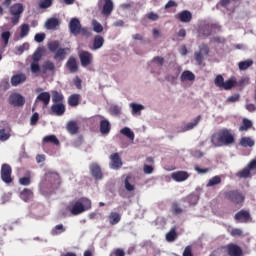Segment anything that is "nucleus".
Masks as SVG:
<instances>
[{
    "mask_svg": "<svg viewBox=\"0 0 256 256\" xmlns=\"http://www.w3.org/2000/svg\"><path fill=\"white\" fill-rule=\"evenodd\" d=\"M111 131V123H109V120H101L100 121V133H102V135H109Z\"/></svg>",
    "mask_w": 256,
    "mask_h": 256,
    "instance_id": "24",
    "label": "nucleus"
},
{
    "mask_svg": "<svg viewBox=\"0 0 256 256\" xmlns=\"http://www.w3.org/2000/svg\"><path fill=\"white\" fill-rule=\"evenodd\" d=\"M178 18L181 23H191V20L193 19V14H191L189 10H183L178 14Z\"/></svg>",
    "mask_w": 256,
    "mask_h": 256,
    "instance_id": "21",
    "label": "nucleus"
},
{
    "mask_svg": "<svg viewBox=\"0 0 256 256\" xmlns=\"http://www.w3.org/2000/svg\"><path fill=\"white\" fill-rule=\"evenodd\" d=\"M110 167L111 169H121L123 167V161L121 160V156L119 153H113L110 155Z\"/></svg>",
    "mask_w": 256,
    "mask_h": 256,
    "instance_id": "13",
    "label": "nucleus"
},
{
    "mask_svg": "<svg viewBox=\"0 0 256 256\" xmlns=\"http://www.w3.org/2000/svg\"><path fill=\"white\" fill-rule=\"evenodd\" d=\"M69 30L71 35H82V37H91V31L89 28L82 27L79 18H72L69 23Z\"/></svg>",
    "mask_w": 256,
    "mask_h": 256,
    "instance_id": "3",
    "label": "nucleus"
},
{
    "mask_svg": "<svg viewBox=\"0 0 256 256\" xmlns=\"http://www.w3.org/2000/svg\"><path fill=\"white\" fill-rule=\"evenodd\" d=\"M236 223H249L251 221V214L247 210H240L234 215Z\"/></svg>",
    "mask_w": 256,
    "mask_h": 256,
    "instance_id": "10",
    "label": "nucleus"
},
{
    "mask_svg": "<svg viewBox=\"0 0 256 256\" xmlns=\"http://www.w3.org/2000/svg\"><path fill=\"white\" fill-rule=\"evenodd\" d=\"M235 83L237 82L233 79L226 80L224 81L222 89H225V91H229L230 89H233V87H235Z\"/></svg>",
    "mask_w": 256,
    "mask_h": 256,
    "instance_id": "47",
    "label": "nucleus"
},
{
    "mask_svg": "<svg viewBox=\"0 0 256 256\" xmlns=\"http://www.w3.org/2000/svg\"><path fill=\"white\" fill-rule=\"evenodd\" d=\"M251 171L256 172V159L251 160L244 169L238 171L236 177H239V179H247L251 177Z\"/></svg>",
    "mask_w": 256,
    "mask_h": 256,
    "instance_id": "6",
    "label": "nucleus"
},
{
    "mask_svg": "<svg viewBox=\"0 0 256 256\" xmlns=\"http://www.w3.org/2000/svg\"><path fill=\"white\" fill-rule=\"evenodd\" d=\"M101 5H103L101 14L104 17H110L114 9L113 0H99L98 7H101Z\"/></svg>",
    "mask_w": 256,
    "mask_h": 256,
    "instance_id": "8",
    "label": "nucleus"
},
{
    "mask_svg": "<svg viewBox=\"0 0 256 256\" xmlns=\"http://www.w3.org/2000/svg\"><path fill=\"white\" fill-rule=\"evenodd\" d=\"M67 231V228L64 227L63 224H58L51 230V235L53 237H57V235H61Z\"/></svg>",
    "mask_w": 256,
    "mask_h": 256,
    "instance_id": "33",
    "label": "nucleus"
},
{
    "mask_svg": "<svg viewBox=\"0 0 256 256\" xmlns=\"http://www.w3.org/2000/svg\"><path fill=\"white\" fill-rule=\"evenodd\" d=\"M151 65H155L159 69V70H153L152 69L151 73H157V75H159L161 73V67H163V65H165V58H163L161 56H155L151 60Z\"/></svg>",
    "mask_w": 256,
    "mask_h": 256,
    "instance_id": "16",
    "label": "nucleus"
},
{
    "mask_svg": "<svg viewBox=\"0 0 256 256\" xmlns=\"http://www.w3.org/2000/svg\"><path fill=\"white\" fill-rule=\"evenodd\" d=\"M251 127H253V122H251V120L244 118L242 120V125L239 127V131L243 132V131H249V129H251Z\"/></svg>",
    "mask_w": 256,
    "mask_h": 256,
    "instance_id": "38",
    "label": "nucleus"
},
{
    "mask_svg": "<svg viewBox=\"0 0 256 256\" xmlns=\"http://www.w3.org/2000/svg\"><path fill=\"white\" fill-rule=\"evenodd\" d=\"M53 5V0H40L39 8L40 9H49Z\"/></svg>",
    "mask_w": 256,
    "mask_h": 256,
    "instance_id": "50",
    "label": "nucleus"
},
{
    "mask_svg": "<svg viewBox=\"0 0 256 256\" xmlns=\"http://www.w3.org/2000/svg\"><path fill=\"white\" fill-rule=\"evenodd\" d=\"M211 143L213 147H227L233 145V143H235V134L231 129L222 128L212 134Z\"/></svg>",
    "mask_w": 256,
    "mask_h": 256,
    "instance_id": "2",
    "label": "nucleus"
},
{
    "mask_svg": "<svg viewBox=\"0 0 256 256\" xmlns=\"http://www.w3.org/2000/svg\"><path fill=\"white\" fill-rule=\"evenodd\" d=\"M175 239H177V231L175 228H171V230L166 234V241H168V243H173Z\"/></svg>",
    "mask_w": 256,
    "mask_h": 256,
    "instance_id": "44",
    "label": "nucleus"
},
{
    "mask_svg": "<svg viewBox=\"0 0 256 256\" xmlns=\"http://www.w3.org/2000/svg\"><path fill=\"white\" fill-rule=\"evenodd\" d=\"M60 185L61 177L55 172H47L40 182V193L48 197L55 189H59Z\"/></svg>",
    "mask_w": 256,
    "mask_h": 256,
    "instance_id": "1",
    "label": "nucleus"
},
{
    "mask_svg": "<svg viewBox=\"0 0 256 256\" xmlns=\"http://www.w3.org/2000/svg\"><path fill=\"white\" fill-rule=\"evenodd\" d=\"M108 220L111 225H117L121 222V214L118 212H110Z\"/></svg>",
    "mask_w": 256,
    "mask_h": 256,
    "instance_id": "29",
    "label": "nucleus"
},
{
    "mask_svg": "<svg viewBox=\"0 0 256 256\" xmlns=\"http://www.w3.org/2000/svg\"><path fill=\"white\" fill-rule=\"evenodd\" d=\"M80 99H81V95L72 94L68 97V105L70 107H77L79 105Z\"/></svg>",
    "mask_w": 256,
    "mask_h": 256,
    "instance_id": "32",
    "label": "nucleus"
},
{
    "mask_svg": "<svg viewBox=\"0 0 256 256\" xmlns=\"http://www.w3.org/2000/svg\"><path fill=\"white\" fill-rule=\"evenodd\" d=\"M92 27L95 33H103V25H101L97 20L92 21Z\"/></svg>",
    "mask_w": 256,
    "mask_h": 256,
    "instance_id": "49",
    "label": "nucleus"
},
{
    "mask_svg": "<svg viewBox=\"0 0 256 256\" xmlns=\"http://www.w3.org/2000/svg\"><path fill=\"white\" fill-rule=\"evenodd\" d=\"M130 107L132 109V115H141V111L145 109L143 105L137 103H131Z\"/></svg>",
    "mask_w": 256,
    "mask_h": 256,
    "instance_id": "39",
    "label": "nucleus"
},
{
    "mask_svg": "<svg viewBox=\"0 0 256 256\" xmlns=\"http://www.w3.org/2000/svg\"><path fill=\"white\" fill-rule=\"evenodd\" d=\"M27 81V75L25 73H18L11 77V85L12 87H17Z\"/></svg>",
    "mask_w": 256,
    "mask_h": 256,
    "instance_id": "14",
    "label": "nucleus"
},
{
    "mask_svg": "<svg viewBox=\"0 0 256 256\" xmlns=\"http://www.w3.org/2000/svg\"><path fill=\"white\" fill-rule=\"evenodd\" d=\"M208 26L210 27V31H212V33H217L221 31V27L219 26V24H208Z\"/></svg>",
    "mask_w": 256,
    "mask_h": 256,
    "instance_id": "64",
    "label": "nucleus"
},
{
    "mask_svg": "<svg viewBox=\"0 0 256 256\" xmlns=\"http://www.w3.org/2000/svg\"><path fill=\"white\" fill-rule=\"evenodd\" d=\"M221 183V176H214L211 179H209L208 183L206 184V187H215V185H220Z\"/></svg>",
    "mask_w": 256,
    "mask_h": 256,
    "instance_id": "45",
    "label": "nucleus"
},
{
    "mask_svg": "<svg viewBox=\"0 0 256 256\" xmlns=\"http://www.w3.org/2000/svg\"><path fill=\"white\" fill-rule=\"evenodd\" d=\"M51 111L52 113H54V115L61 117V115H65V104L63 103L53 104L51 106Z\"/></svg>",
    "mask_w": 256,
    "mask_h": 256,
    "instance_id": "20",
    "label": "nucleus"
},
{
    "mask_svg": "<svg viewBox=\"0 0 256 256\" xmlns=\"http://www.w3.org/2000/svg\"><path fill=\"white\" fill-rule=\"evenodd\" d=\"M79 59L82 67H89L93 63V54L89 51H82L79 53Z\"/></svg>",
    "mask_w": 256,
    "mask_h": 256,
    "instance_id": "11",
    "label": "nucleus"
},
{
    "mask_svg": "<svg viewBox=\"0 0 256 256\" xmlns=\"http://www.w3.org/2000/svg\"><path fill=\"white\" fill-rule=\"evenodd\" d=\"M19 184L23 185L24 187L31 185V177L25 176V177L19 178Z\"/></svg>",
    "mask_w": 256,
    "mask_h": 256,
    "instance_id": "54",
    "label": "nucleus"
},
{
    "mask_svg": "<svg viewBox=\"0 0 256 256\" xmlns=\"http://www.w3.org/2000/svg\"><path fill=\"white\" fill-rule=\"evenodd\" d=\"M67 51L69 48H59L54 55V59L56 61H65V57H67Z\"/></svg>",
    "mask_w": 256,
    "mask_h": 256,
    "instance_id": "26",
    "label": "nucleus"
},
{
    "mask_svg": "<svg viewBox=\"0 0 256 256\" xmlns=\"http://www.w3.org/2000/svg\"><path fill=\"white\" fill-rule=\"evenodd\" d=\"M210 256H228L226 246H220L216 248Z\"/></svg>",
    "mask_w": 256,
    "mask_h": 256,
    "instance_id": "37",
    "label": "nucleus"
},
{
    "mask_svg": "<svg viewBox=\"0 0 256 256\" xmlns=\"http://www.w3.org/2000/svg\"><path fill=\"white\" fill-rule=\"evenodd\" d=\"M20 37L21 39H23L24 37H27L29 35V24H22L20 27Z\"/></svg>",
    "mask_w": 256,
    "mask_h": 256,
    "instance_id": "46",
    "label": "nucleus"
},
{
    "mask_svg": "<svg viewBox=\"0 0 256 256\" xmlns=\"http://www.w3.org/2000/svg\"><path fill=\"white\" fill-rule=\"evenodd\" d=\"M20 198L26 203L31 201V199H33V190L25 188L24 190H22V192H20Z\"/></svg>",
    "mask_w": 256,
    "mask_h": 256,
    "instance_id": "27",
    "label": "nucleus"
},
{
    "mask_svg": "<svg viewBox=\"0 0 256 256\" xmlns=\"http://www.w3.org/2000/svg\"><path fill=\"white\" fill-rule=\"evenodd\" d=\"M9 139H11V128L10 127L1 128L0 141H2V143H5V141H9Z\"/></svg>",
    "mask_w": 256,
    "mask_h": 256,
    "instance_id": "25",
    "label": "nucleus"
},
{
    "mask_svg": "<svg viewBox=\"0 0 256 256\" xmlns=\"http://www.w3.org/2000/svg\"><path fill=\"white\" fill-rule=\"evenodd\" d=\"M131 175L126 176L125 180H124V187L126 189V191H135V185L131 184Z\"/></svg>",
    "mask_w": 256,
    "mask_h": 256,
    "instance_id": "42",
    "label": "nucleus"
},
{
    "mask_svg": "<svg viewBox=\"0 0 256 256\" xmlns=\"http://www.w3.org/2000/svg\"><path fill=\"white\" fill-rule=\"evenodd\" d=\"M120 133L122 135H125V137L130 139V141H134L135 140V133H133V131H131V129L128 128V127H124L123 129H121Z\"/></svg>",
    "mask_w": 256,
    "mask_h": 256,
    "instance_id": "41",
    "label": "nucleus"
},
{
    "mask_svg": "<svg viewBox=\"0 0 256 256\" xmlns=\"http://www.w3.org/2000/svg\"><path fill=\"white\" fill-rule=\"evenodd\" d=\"M201 35H203L204 38H207V37H210V35H213V32L211 31V28H210L209 24L204 26L201 29Z\"/></svg>",
    "mask_w": 256,
    "mask_h": 256,
    "instance_id": "52",
    "label": "nucleus"
},
{
    "mask_svg": "<svg viewBox=\"0 0 256 256\" xmlns=\"http://www.w3.org/2000/svg\"><path fill=\"white\" fill-rule=\"evenodd\" d=\"M214 83H215L216 87H219L220 89H223L225 79L223 78L222 75H217L215 80H214Z\"/></svg>",
    "mask_w": 256,
    "mask_h": 256,
    "instance_id": "51",
    "label": "nucleus"
},
{
    "mask_svg": "<svg viewBox=\"0 0 256 256\" xmlns=\"http://www.w3.org/2000/svg\"><path fill=\"white\" fill-rule=\"evenodd\" d=\"M30 69L32 73H39L41 71V66H39V62H32Z\"/></svg>",
    "mask_w": 256,
    "mask_h": 256,
    "instance_id": "58",
    "label": "nucleus"
},
{
    "mask_svg": "<svg viewBox=\"0 0 256 256\" xmlns=\"http://www.w3.org/2000/svg\"><path fill=\"white\" fill-rule=\"evenodd\" d=\"M231 237H242L243 236V230L241 228H234L230 231Z\"/></svg>",
    "mask_w": 256,
    "mask_h": 256,
    "instance_id": "57",
    "label": "nucleus"
},
{
    "mask_svg": "<svg viewBox=\"0 0 256 256\" xmlns=\"http://www.w3.org/2000/svg\"><path fill=\"white\" fill-rule=\"evenodd\" d=\"M66 129L70 135H77L79 133V124L75 120H71L67 123Z\"/></svg>",
    "mask_w": 256,
    "mask_h": 256,
    "instance_id": "18",
    "label": "nucleus"
},
{
    "mask_svg": "<svg viewBox=\"0 0 256 256\" xmlns=\"http://www.w3.org/2000/svg\"><path fill=\"white\" fill-rule=\"evenodd\" d=\"M225 198L234 203V205H242L245 201V196L237 190L225 192Z\"/></svg>",
    "mask_w": 256,
    "mask_h": 256,
    "instance_id": "5",
    "label": "nucleus"
},
{
    "mask_svg": "<svg viewBox=\"0 0 256 256\" xmlns=\"http://www.w3.org/2000/svg\"><path fill=\"white\" fill-rule=\"evenodd\" d=\"M171 177L174 181H177V183H181L189 179V173H187L186 171H177L173 172Z\"/></svg>",
    "mask_w": 256,
    "mask_h": 256,
    "instance_id": "17",
    "label": "nucleus"
},
{
    "mask_svg": "<svg viewBox=\"0 0 256 256\" xmlns=\"http://www.w3.org/2000/svg\"><path fill=\"white\" fill-rule=\"evenodd\" d=\"M36 101H41V103L47 107V105L51 103V94H49V92H42L37 96Z\"/></svg>",
    "mask_w": 256,
    "mask_h": 256,
    "instance_id": "22",
    "label": "nucleus"
},
{
    "mask_svg": "<svg viewBox=\"0 0 256 256\" xmlns=\"http://www.w3.org/2000/svg\"><path fill=\"white\" fill-rule=\"evenodd\" d=\"M59 25H61V22H59V19H57V18H50L45 23V27L48 30L57 29V27H59Z\"/></svg>",
    "mask_w": 256,
    "mask_h": 256,
    "instance_id": "28",
    "label": "nucleus"
},
{
    "mask_svg": "<svg viewBox=\"0 0 256 256\" xmlns=\"http://www.w3.org/2000/svg\"><path fill=\"white\" fill-rule=\"evenodd\" d=\"M199 53H201L202 55H209V46H207V44H201L199 46Z\"/></svg>",
    "mask_w": 256,
    "mask_h": 256,
    "instance_id": "59",
    "label": "nucleus"
},
{
    "mask_svg": "<svg viewBox=\"0 0 256 256\" xmlns=\"http://www.w3.org/2000/svg\"><path fill=\"white\" fill-rule=\"evenodd\" d=\"M239 145L241 147H254L255 146V140H253V138L251 137H242L240 139Z\"/></svg>",
    "mask_w": 256,
    "mask_h": 256,
    "instance_id": "31",
    "label": "nucleus"
},
{
    "mask_svg": "<svg viewBox=\"0 0 256 256\" xmlns=\"http://www.w3.org/2000/svg\"><path fill=\"white\" fill-rule=\"evenodd\" d=\"M24 8L23 4H14L10 7V14L11 15H21L23 13Z\"/></svg>",
    "mask_w": 256,
    "mask_h": 256,
    "instance_id": "34",
    "label": "nucleus"
},
{
    "mask_svg": "<svg viewBox=\"0 0 256 256\" xmlns=\"http://www.w3.org/2000/svg\"><path fill=\"white\" fill-rule=\"evenodd\" d=\"M42 54L40 51H35L32 55L33 63H39L41 61Z\"/></svg>",
    "mask_w": 256,
    "mask_h": 256,
    "instance_id": "63",
    "label": "nucleus"
},
{
    "mask_svg": "<svg viewBox=\"0 0 256 256\" xmlns=\"http://www.w3.org/2000/svg\"><path fill=\"white\" fill-rule=\"evenodd\" d=\"M252 65H253V60L251 59H247L245 61H241L238 63V67L240 71H247V69H249V67H251Z\"/></svg>",
    "mask_w": 256,
    "mask_h": 256,
    "instance_id": "40",
    "label": "nucleus"
},
{
    "mask_svg": "<svg viewBox=\"0 0 256 256\" xmlns=\"http://www.w3.org/2000/svg\"><path fill=\"white\" fill-rule=\"evenodd\" d=\"M0 173L1 179L4 183H13V177H11V175H13V169L11 168V165L2 164Z\"/></svg>",
    "mask_w": 256,
    "mask_h": 256,
    "instance_id": "7",
    "label": "nucleus"
},
{
    "mask_svg": "<svg viewBox=\"0 0 256 256\" xmlns=\"http://www.w3.org/2000/svg\"><path fill=\"white\" fill-rule=\"evenodd\" d=\"M225 247L228 256H243V249H241L239 245L235 243H230Z\"/></svg>",
    "mask_w": 256,
    "mask_h": 256,
    "instance_id": "12",
    "label": "nucleus"
},
{
    "mask_svg": "<svg viewBox=\"0 0 256 256\" xmlns=\"http://www.w3.org/2000/svg\"><path fill=\"white\" fill-rule=\"evenodd\" d=\"M180 81L182 83H185V81H195V74L189 70H185L180 76Z\"/></svg>",
    "mask_w": 256,
    "mask_h": 256,
    "instance_id": "30",
    "label": "nucleus"
},
{
    "mask_svg": "<svg viewBox=\"0 0 256 256\" xmlns=\"http://www.w3.org/2000/svg\"><path fill=\"white\" fill-rule=\"evenodd\" d=\"M39 123V113H34L30 118V125L35 126Z\"/></svg>",
    "mask_w": 256,
    "mask_h": 256,
    "instance_id": "62",
    "label": "nucleus"
},
{
    "mask_svg": "<svg viewBox=\"0 0 256 256\" xmlns=\"http://www.w3.org/2000/svg\"><path fill=\"white\" fill-rule=\"evenodd\" d=\"M65 96L59 93L57 90L52 91V101L54 104L63 103Z\"/></svg>",
    "mask_w": 256,
    "mask_h": 256,
    "instance_id": "36",
    "label": "nucleus"
},
{
    "mask_svg": "<svg viewBox=\"0 0 256 256\" xmlns=\"http://www.w3.org/2000/svg\"><path fill=\"white\" fill-rule=\"evenodd\" d=\"M8 101L13 107H23V105H25V97L19 93L11 94Z\"/></svg>",
    "mask_w": 256,
    "mask_h": 256,
    "instance_id": "9",
    "label": "nucleus"
},
{
    "mask_svg": "<svg viewBox=\"0 0 256 256\" xmlns=\"http://www.w3.org/2000/svg\"><path fill=\"white\" fill-rule=\"evenodd\" d=\"M90 173L94 179H103V171H101V166L97 163H92L90 165Z\"/></svg>",
    "mask_w": 256,
    "mask_h": 256,
    "instance_id": "15",
    "label": "nucleus"
},
{
    "mask_svg": "<svg viewBox=\"0 0 256 256\" xmlns=\"http://www.w3.org/2000/svg\"><path fill=\"white\" fill-rule=\"evenodd\" d=\"M199 121H201V115H198L193 122H189L184 128L183 131H191V129H195L197 125H199Z\"/></svg>",
    "mask_w": 256,
    "mask_h": 256,
    "instance_id": "35",
    "label": "nucleus"
},
{
    "mask_svg": "<svg viewBox=\"0 0 256 256\" xmlns=\"http://www.w3.org/2000/svg\"><path fill=\"white\" fill-rule=\"evenodd\" d=\"M67 68L69 69L70 73H77L79 71V65H77V59L75 57L71 56L67 63Z\"/></svg>",
    "mask_w": 256,
    "mask_h": 256,
    "instance_id": "19",
    "label": "nucleus"
},
{
    "mask_svg": "<svg viewBox=\"0 0 256 256\" xmlns=\"http://www.w3.org/2000/svg\"><path fill=\"white\" fill-rule=\"evenodd\" d=\"M103 45H105V38H103V36H101V35H96L93 39L92 49L94 51H97V49H101V47H103Z\"/></svg>",
    "mask_w": 256,
    "mask_h": 256,
    "instance_id": "23",
    "label": "nucleus"
},
{
    "mask_svg": "<svg viewBox=\"0 0 256 256\" xmlns=\"http://www.w3.org/2000/svg\"><path fill=\"white\" fill-rule=\"evenodd\" d=\"M43 143H52V145H59V139L55 135H48L43 138Z\"/></svg>",
    "mask_w": 256,
    "mask_h": 256,
    "instance_id": "43",
    "label": "nucleus"
},
{
    "mask_svg": "<svg viewBox=\"0 0 256 256\" xmlns=\"http://www.w3.org/2000/svg\"><path fill=\"white\" fill-rule=\"evenodd\" d=\"M89 209H91V201L88 198H80L69 207L72 215H81V213H85Z\"/></svg>",
    "mask_w": 256,
    "mask_h": 256,
    "instance_id": "4",
    "label": "nucleus"
},
{
    "mask_svg": "<svg viewBox=\"0 0 256 256\" xmlns=\"http://www.w3.org/2000/svg\"><path fill=\"white\" fill-rule=\"evenodd\" d=\"M1 39L4 41L5 45H9V39H11V32L5 31L1 34Z\"/></svg>",
    "mask_w": 256,
    "mask_h": 256,
    "instance_id": "56",
    "label": "nucleus"
},
{
    "mask_svg": "<svg viewBox=\"0 0 256 256\" xmlns=\"http://www.w3.org/2000/svg\"><path fill=\"white\" fill-rule=\"evenodd\" d=\"M194 59L198 65H203V61L205 60V58L203 57V54L201 52H195Z\"/></svg>",
    "mask_w": 256,
    "mask_h": 256,
    "instance_id": "55",
    "label": "nucleus"
},
{
    "mask_svg": "<svg viewBox=\"0 0 256 256\" xmlns=\"http://www.w3.org/2000/svg\"><path fill=\"white\" fill-rule=\"evenodd\" d=\"M42 67L45 71H55V64L49 60L44 62Z\"/></svg>",
    "mask_w": 256,
    "mask_h": 256,
    "instance_id": "53",
    "label": "nucleus"
},
{
    "mask_svg": "<svg viewBox=\"0 0 256 256\" xmlns=\"http://www.w3.org/2000/svg\"><path fill=\"white\" fill-rule=\"evenodd\" d=\"M59 41H51L48 43V49L51 51V53H56V51H59Z\"/></svg>",
    "mask_w": 256,
    "mask_h": 256,
    "instance_id": "48",
    "label": "nucleus"
},
{
    "mask_svg": "<svg viewBox=\"0 0 256 256\" xmlns=\"http://www.w3.org/2000/svg\"><path fill=\"white\" fill-rule=\"evenodd\" d=\"M172 213L173 215H181V213H183V208L179 207L178 204H173Z\"/></svg>",
    "mask_w": 256,
    "mask_h": 256,
    "instance_id": "60",
    "label": "nucleus"
},
{
    "mask_svg": "<svg viewBox=\"0 0 256 256\" xmlns=\"http://www.w3.org/2000/svg\"><path fill=\"white\" fill-rule=\"evenodd\" d=\"M240 97L241 96L239 94H234L232 96H229L226 99V103H237V101H239Z\"/></svg>",
    "mask_w": 256,
    "mask_h": 256,
    "instance_id": "61",
    "label": "nucleus"
}]
</instances>
